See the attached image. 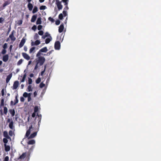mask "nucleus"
<instances>
[{"instance_id":"1","label":"nucleus","mask_w":161,"mask_h":161,"mask_svg":"<svg viewBox=\"0 0 161 161\" xmlns=\"http://www.w3.org/2000/svg\"><path fill=\"white\" fill-rule=\"evenodd\" d=\"M32 128V125H31L29 127V129L26 131L25 137L28 138V139L33 138L36 136L37 131L34 132L30 136L31 131V130Z\"/></svg>"},{"instance_id":"2","label":"nucleus","mask_w":161,"mask_h":161,"mask_svg":"<svg viewBox=\"0 0 161 161\" xmlns=\"http://www.w3.org/2000/svg\"><path fill=\"white\" fill-rule=\"evenodd\" d=\"M45 61V59L44 57H38L36 60V64L35 67L34 69H36L38 66H40L42 65L44 63Z\"/></svg>"},{"instance_id":"3","label":"nucleus","mask_w":161,"mask_h":161,"mask_svg":"<svg viewBox=\"0 0 161 161\" xmlns=\"http://www.w3.org/2000/svg\"><path fill=\"white\" fill-rule=\"evenodd\" d=\"M60 47V43L58 41L55 42L54 44V48L56 50H59Z\"/></svg>"},{"instance_id":"4","label":"nucleus","mask_w":161,"mask_h":161,"mask_svg":"<svg viewBox=\"0 0 161 161\" xmlns=\"http://www.w3.org/2000/svg\"><path fill=\"white\" fill-rule=\"evenodd\" d=\"M56 4L57 5L59 10L63 8V6L61 4V2L59 0H56Z\"/></svg>"},{"instance_id":"5","label":"nucleus","mask_w":161,"mask_h":161,"mask_svg":"<svg viewBox=\"0 0 161 161\" xmlns=\"http://www.w3.org/2000/svg\"><path fill=\"white\" fill-rule=\"evenodd\" d=\"M15 31L14 30H13L12 31L11 33L9 36V37L10 38L11 40L13 41H15L16 40V38L14 35V33H15Z\"/></svg>"},{"instance_id":"6","label":"nucleus","mask_w":161,"mask_h":161,"mask_svg":"<svg viewBox=\"0 0 161 161\" xmlns=\"http://www.w3.org/2000/svg\"><path fill=\"white\" fill-rule=\"evenodd\" d=\"M26 39L24 37H23L21 40L20 44H19V48L22 47L24 45Z\"/></svg>"},{"instance_id":"7","label":"nucleus","mask_w":161,"mask_h":161,"mask_svg":"<svg viewBox=\"0 0 161 161\" xmlns=\"http://www.w3.org/2000/svg\"><path fill=\"white\" fill-rule=\"evenodd\" d=\"M22 55L24 58L29 60L30 58V56L26 53H22Z\"/></svg>"},{"instance_id":"8","label":"nucleus","mask_w":161,"mask_h":161,"mask_svg":"<svg viewBox=\"0 0 161 161\" xmlns=\"http://www.w3.org/2000/svg\"><path fill=\"white\" fill-rule=\"evenodd\" d=\"M19 85V82L18 81H15L14 82L13 85V89H16L18 87Z\"/></svg>"},{"instance_id":"9","label":"nucleus","mask_w":161,"mask_h":161,"mask_svg":"<svg viewBox=\"0 0 161 161\" xmlns=\"http://www.w3.org/2000/svg\"><path fill=\"white\" fill-rule=\"evenodd\" d=\"M40 43V41L39 40H36L35 42H31V45L32 46L34 45H38Z\"/></svg>"},{"instance_id":"10","label":"nucleus","mask_w":161,"mask_h":161,"mask_svg":"<svg viewBox=\"0 0 161 161\" xmlns=\"http://www.w3.org/2000/svg\"><path fill=\"white\" fill-rule=\"evenodd\" d=\"M8 54H6L3 56V60L4 62H6L8 59Z\"/></svg>"},{"instance_id":"11","label":"nucleus","mask_w":161,"mask_h":161,"mask_svg":"<svg viewBox=\"0 0 161 161\" xmlns=\"http://www.w3.org/2000/svg\"><path fill=\"white\" fill-rule=\"evenodd\" d=\"M18 99L17 98V96H16L15 97V99L14 100V103H13V101H11L10 102V104L11 105H15L18 102Z\"/></svg>"},{"instance_id":"12","label":"nucleus","mask_w":161,"mask_h":161,"mask_svg":"<svg viewBox=\"0 0 161 161\" xmlns=\"http://www.w3.org/2000/svg\"><path fill=\"white\" fill-rule=\"evenodd\" d=\"M8 126L9 128L12 130H13L14 129V122L13 120H12L9 123Z\"/></svg>"},{"instance_id":"13","label":"nucleus","mask_w":161,"mask_h":161,"mask_svg":"<svg viewBox=\"0 0 161 161\" xmlns=\"http://www.w3.org/2000/svg\"><path fill=\"white\" fill-rule=\"evenodd\" d=\"M64 29V26L63 24H61L59 26L58 29V32L59 33L62 32Z\"/></svg>"},{"instance_id":"14","label":"nucleus","mask_w":161,"mask_h":161,"mask_svg":"<svg viewBox=\"0 0 161 161\" xmlns=\"http://www.w3.org/2000/svg\"><path fill=\"white\" fill-rule=\"evenodd\" d=\"M12 73H10L7 76L6 79V82L7 83H8L9 82L10 79L12 77Z\"/></svg>"},{"instance_id":"15","label":"nucleus","mask_w":161,"mask_h":161,"mask_svg":"<svg viewBox=\"0 0 161 161\" xmlns=\"http://www.w3.org/2000/svg\"><path fill=\"white\" fill-rule=\"evenodd\" d=\"M37 17V15H34L32 16L31 19V22H34L36 21Z\"/></svg>"},{"instance_id":"16","label":"nucleus","mask_w":161,"mask_h":161,"mask_svg":"<svg viewBox=\"0 0 161 161\" xmlns=\"http://www.w3.org/2000/svg\"><path fill=\"white\" fill-rule=\"evenodd\" d=\"M3 136L5 137V138H7L8 139H11L10 137L8 136V133L7 131H4L3 132Z\"/></svg>"},{"instance_id":"17","label":"nucleus","mask_w":161,"mask_h":161,"mask_svg":"<svg viewBox=\"0 0 161 161\" xmlns=\"http://www.w3.org/2000/svg\"><path fill=\"white\" fill-rule=\"evenodd\" d=\"M4 146L5 147V150L6 152H8L10 151V148L9 145H7L6 144H4Z\"/></svg>"},{"instance_id":"18","label":"nucleus","mask_w":161,"mask_h":161,"mask_svg":"<svg viewBox=\"0 0 161 161\" xmlns=\"http://www.w3.org/2000/svg\"><path fill=\"white\" fill-rule=\"evenodd\" d=\"M27 7L30 11H31L33 8V6L31 3H29L27 5Z\"/></svg>"},{"instance_id":"19","label":"nucleus","mask_w":161,"mask_h":161,"mask_svg":"<svg viewBox=\"0 0 161 161\" xmlns=\"http://www.w3.org/2000/svg\"><path fill=\"white\" fill-rule=\"evenodd\" d=\"M9 112L10 113L12 116H14L15 114V111L14 109H10L9 110Z\"/></svg>"},{"instance_id":"20","label":"nucleus","mask_w":161,"mask_h":161,"mask_svg":"<svg viewBox=\"0 0 161 161\" xmlns=\"http://www.w3.org/2000/svg\"><path fill=\"white\" fill-rule=\"evenodd\" d=\"M11 3L10 0H8L5 2L3 4V7H5L6 6L8 5Z\"/></svg>"},{"instance_id":"21","label":"nucleus","mask_w":161,"mask_h":161,"mask_svg":"<svg viewBox=\"0 0 161 161\" xmlns=\"http://www.w3.org/2000/svg\"><path fill=\"white\" fill-rule=\"evenodd\" d=\"M47 50H48L47 47H44L40 50V52L42 53H46Z\"/></svg>"},{"instance_id":"22","label":"nucleus","mask_w":161,"mask_h":161,"mask_svg":"<svg viewBox=\"0 0 161 161\" xmlns=\"http://www.w3.org/2000/svg\"><path fill=\"white\" fill-rule=\"evenodd\" d=\"M26 156V153H24L22 154L19 156V159H24L25 158Z\"/></svg>"},{"instance_id":"23","label":"nucleus","mask_w":161,"mask_h":161,"mask_svg":"<svg viewBox=\"0 0 161 161\" xmlns=\"http://www.w3.org/2000/svg\"><path fill=\"white\" fill-rule=\"evenodd\" d=\"M35 143V141L34 140H31L27 142L28 145H33Z\"/></svg>"},{"instance_id":"24","label":"nucleus","mask_w":161,"mask_h":161,"mask_svg":"<svg viewBox=\"0 0 161 161\" xmlns=\"http://www.w3.org/2000/svg\"><path fill=\"white\" fill-rule=\"evenodd\" d=\"M41 23V17L38 18L37 20L36 24L37 25L40 24Z\"/></svg>"},{"instance_id":"25","label":"nucleus","mask_w":161,"mask_h":161,"mask_svg":"<svg viewBox=\"0 0 161 161\" xmlns=\"http://www.w3.org/2000/svg\"><path fill=\"white\" fill-rule=\"evenodd\" d=\"M38 10V8L36 6H35L33 10L32 13L33 14H35L36 12Z\"/></svg>"},{"instance_id":"26","label":"nucleus","mask_w":161,"mask_h":161,"mask_svg":"<svg viewBox=\"0 0 161 161\" xmlns=\"http://www.w3.org/2000/svg\"><path fill=\"white\" fill-rule=\"evenodd\" d=\"M30 94H31V93H28L26 92H25L23 94V96L25 97H27Z\"/></svg>"},{"instance_id":"27","label":"nucleus","mask_w":161,"mask_h":161,"mask_svg":"<svg viewBox=\"0 0 161 161\" xmlns=\"http://www.w3.org/2000/svg\"><path fill=\"white\" fill-rule=\"evenodd\" d=\"M3 111H4V114L5 115H6L7 114L8 112V108L6 107H4L3 108Z\"/></svg>"},{"instance_id":"28","label":"nucleus","mask_w":161,"mask_h":161,"mask_svg":"<svg viewBox=\"0 0 161 161\" xmlns=\"http://www.w3.org/2000/svg\"><path fill=\"white\" fill-rule=\"evenodd\" d=\"M39 38V36L37 33H36L34 36V38L35 40H37Z\"/></svg>"},{"instance_id":"29","label":"nucleus","mask_w":161,"mask_h":161,"mask_svg":"<svg viewBox=\"0 0 161 161\" xmlns=\"http://www.w3.org/2000/svg\"><path fill=\"white\" fill-rule=\"evenodd\" d=\"M26 77V74H25L24 75L22 79L21 80V81H20L21 82H23L25 81Z\"/></svg>"},{"instance_id":"30","label":"nucleus","mask_w":161,"mask_h":161,"mask_svg":"<svg viewBox=\"0 0 161 161\" xmlns=\"http://www.w3.org/2000/svg\"><path fill=\"white\" fill-rule=\"evenodd\" d=\"M35 48L34 47H31L30 49L29 53H32L35 50Z\"/></svg>"},{"instance_id":"31","label":"nucleus","mask_w":161,"mask_h":161,"mask_svg":"<svg viewBox=\"0 0 161 161\" xmlns=\"http://www.w3.org/2000/svg\"><path fill=\"white\" fill-rule=\"evenodd\" d=\"M23 61V60L22 59H20L17 62V64L18 65H19L21 64Z\"/></svg>"},{"instance_id":"32","label":"nucleus","mask_w":161,"mask_h":161,"mask_svg":"<svg viewBox=\"0 0 161 161\" xmlns=\"http://www.w3.org/2000/svg\"><path fill=\"white\" fill-rule=\"evenodd\" d=\"M27 91L28 92H31L32 91V89L31 88V85H29L27 88Z\"/></svg>"},{"instance_id":"33","label":"nucleus","mask_w":161,"mask_h":161,"mask_svg":"<svg viewBox=\"0 0 161 161\" xmlns=\"http://www.w3.org/2000/svg\"><path fill=\"white\" fill-rule=\"evenodd\" d=\"M41 81V79L40 77H38L36 80V84H39Z\"/></svg>"},{"instance_id":"34","label":"nucleus","mask_w":161,"mask_h":161,"mask_svg":"<svg viewBox=\"0 0 161 161\" xmlns=\"http://www.w3.org/2000/svg\"><path fill=\"white\" fill-rule=\"evenodd\" d=\"M51 41V39L49 38H47L45 40V43L46 44H48L49 43V42Z\"/></svg>"},{"instance_id":"35","label":"nucleus","mask_w":161,"mask_h":161,"mask_svg":"<svg viewBox=\"0 0 161 161\" xmlns=\"http://www.w3.org/2000/svg\"><path fill=\"white\" fill-rule=\"evenodd\" d=\"M7 138H3V141L5 144H6L8 142V140Z\"/></svg>"},{"instance_id":"36","label":"nucleus","mask_w":161,"mask_h":161,"mask_svg":"<svg viewBox=\"0 0 161 161\" xmlns=\"http://www.w3.org/2000/svg\"><path fill=\"white\" fill-rule=\"evenodd\" d=\"M4 106V99L3 98H2L1 101V106Z\"/></svg>"},{"instance_id":"37","label":"nucleus","mask_w":161,"mask_h":161,"mask_svg":"<svg viewBox=\"0 0 161 161\" xmlns=\"http://www.w3.org/2000/svg\"><path fill=\"white\" fill-rule=\"evenodd\" d=\"M46 8V7L45 6L42 5L40 8V10H44Z\"/></svg>"},{"instance_id":"38","label":"nucleus","mask_w":161,"mask_h":161,"mask_svg":"<svg viewBox=\"0 0 161 161\" xmlns=\"http://www.w3.org/2000/svg\"><path fill=\"white\" fill-rule=\"evenodd\" d=\"M63 15L62 13L60 14L58 16V18L59 19L62 20L63 19Z\"/></svg>"},{"instance_id":"39","label":"nucleus","mask_w":161,"mask_h":161,"mask_svg":"<svg viewBox=\"0 0 161 161\" xmlns=\"http://www.w3.org/2000/svg\"><path fill=\"white\" fill-rule=\"evenodd\" d=\"M8 47V44L7 43H5L3 45V47L4 49H6Z\"/></svg>"},{"instance_id":"40","label":"nucleus","mask_w":161,"mask_h":161,"mask_svg":"<svg viewBox=\"0 0 161 161\" xmlns=\"http://www.w3.org/2000/svg\"><path fill=\"white\" fill-rule=\"evenodd\" d=\"M38 110V108L37 106H36L34 108V112L36 113L37 112Z\"/></svg>"},{"instance_id":"41","label":"nucleus","mask_w":161,"mask_h":161,"mask_svg":"<svg viewBox=\"0 0 161 161\" xmlns=\"http://www.w3.org/2000/svg\"><path fill=\"white\" fill-rule=\"evenodd\" d=\"M45 86V84L43 83L42 82H41L39 85L40 87L41 88H42Z\"/></svg>"},{"instance_id":"42","label":"nucleus","mask_w":161,"mask_h":161,"mask_svg":"<svg viewBox=\"0 0 161 161\" xmlns=\"http://www.w3.org/2000/svg\"><path fill=\"white\" fill-rule=\"evenodd\" d=\"M32 29L34 30V31H35L37 29L36 26V25H34L31 28Z\"/></svg>"},{"instance_id":"43","label":"nucleus","mask_w":161,"mask_h":161,"mask_svg":"<svg viewBox=\"0 0 161 161\" xmlns=\"http://www.w3.org/2000/svg\"><path fill=\"white\" fill-rule=\"evenodd\" d=\"M32 81V79L31 78H29L28 80V84L30 85L31 84Z\"/></svg>"},{"instance_id":"44","label":"nucleus","mask_w":161,"mask_h":161,"mask_svg":"<svg viewBox=\"0 0 161 161\" xmlns=\"http://www.w3.org/2000/svg\"><path fill=\"white\" fill-rule=\"evenodd\" d=\"M39 31H38V34L40 35H41V36L43 35V33H44L43 31H40V30H39Z\"/></svg>"},{"instance_id":"45","label":"nucleus","mask_w":161,"mask_h":161,"mask_svg":"<svg viewBox=\"0 0 161 161\" xmlns=\"http://www.w3.org/2000/svg\"><path fill=\"white\" fill-rule=\"evenodd\" d=\"M63 13L64 14V16L65 17L67 15V12L66 11L63 10Z\"/></svg>"},{"instance_id":"46","label":"nucleus","mask_w":161,"mask_h":161,"mask_svg":"<svg viewBox=\"0 0 161 161\" xmlns=\"http://www.w3.org/2000/svg\"><path fill=\"white\" fill-rule=\"evenodd\" d=\"M46 68V66H45V68H44V70L42 71L41 73V74H40L42 76L43 75L44 73L45 72Z\"/></svg>"},{"instance_id":"47","label":"nucleus","mask_w":161,"mask_h":161,"mask_svg":"<svg viewBox=\"0 0 161 161\" xmlns=\"http://www.w3.org/2000/svg\"><path fill=\"white\" fill-rule=\"evenodd\" d=\"M9 160V157L8 156H7L5 157L3 161H8Z\"/></svg>"},{"instance_id":"48","label":"nucleus","mask_w":161,"mask_h":161,"mask_svg":"<svg viewBox=\"0 0 161 161\" xmlns=\"http://www.w3.org/2000/svg\"><path fill=\"white\" fill-rule=\"evenodd\" d=\"M6 53V50L5 49H3V50H2V51L1 52V53L3 54H5Z\"/></svg>"},{"instance_id":"49","label":"nucleus","mask_w":161,"mask_h":161,"mask_svg":"<svg viewBox=\"0 0 161 161\" xmlns=\"http://www.w3.org/2000/svg\"><path fill=\"white\" fill-rule=\"evenodd\" d=\"M42 28V25H39L37 27V29L38 30H41Z\"/></svg>"},{"instance_id":"50","label":"nucleus","mask_w":161,"mask_h":161,"mask_svg":"<svg viewBox=\"0 0 161 161\" xmlns=\"http://www.w3.org/2000/svg\"><path fill=\"white\" fill-rule=\"evenodd\" d=\"M48 20L52 22H54V19L51 17L48 18Z\"/></svg>"},{"instance_id":"51","label":"nucleus","mask_w":161,"mask_h":161,"mask_svg":"<svg viewBox=\"0 0 161 161\" xmlns=\"http://www.w3.org/2000/svg\"><path fill=\"white\" fill-rule=\"evenodd\" d=\"M60 23V21L59 20H57L56 21L55 24L57 25H59Z\"/></svg>"},{"instance_id":"52","label":"nucleus","mask_w":161,"mask_h":161,"mask_svg":"<svg viewBox=\"0 0 161 161\" xmlns=\"http://www.w3.org/2000/svg\"><path fill=\"white\" fill-rule=\"evenodd\" d=\"M41 52H40V51L39 50V52H38L36 54V56L37 57H40L39 56H40L41 54Z\"/></svg>"},{"instance_id":"53","label":"nucleus","mask_w":161,"mask_h":161,"mask_svg":"<svg viewBox=\"0 0 161 161\" xmlns=\"http://www.w3.org/2000/svg\"><path fill=\"white\" fill-rule=\"evenodd\" d=\"M9 134L11 136H13V132L11 130H10L9 131Z\"/></svg>"},{"instance_id":"54","label":"nucleus","mask_w":161,"mask_h":161,"mask_svg":"<svg viewBox=\"0 0 161 161\" xmlns=\"http://www.w3.org/2000/svg\"><path fill=\"white\" fill-rule=\"evenodd\" d=\"M4 19L2 18V17H0V23H3V21H4Z\"/></svg>"},{"instance_id":"55","label":"nucleus","mask_w":161,"mask_h":161,"mask_svg":"<svg viewBox=\"0 0 161 161\" xmlns=\"http://www.w3.org/2000/svg\"><path fill=\"white\" fill-rule=\"evenodd\" d=\"M20 101L21 102H24V101H25L24 98L23 97H20Z\"/></svg>"},{"instance_id":"56","label":"nucleus","mask_w":161,"mask_h":161,"mask_svg":"<svg viewBox=\"0 0 161 161\" xmlns=\"http://www.w3.org/2000/svg\"><path fill=\"white\" fill-rule=\"evenodd\" d=\"M28 97V102L30 101L31 100V94H30Z\"/></svg>"},{"instance_id":"57","label":"nucleus","mask_w":161,"mask_h":161,"mask_svg":"<svg viewBox=\"0 0 161 161\" xmlns=\"http://www.w3.org/2000/svg\"><path fill=\"white\" fill-rule=\"evenodd\" d=\"M44 35L46 37H47L48 36H50V34L48 33V32H46L45 33Z\"/></svg>"},{"instance_id":"58","label":"nucleus","mask_w":161,"mask_h":161,"mask_svg":"<svg viewBox=\"0 0 161 161\" xmlns=\"http://www.w3.org/2000/svg\"><path fill=\"white\" fill-rule=\"evenodd\" d=\"M69 8L68 6H66L64 8V10L66 11L69 9Z\"/></svg>"},{"instance_id":"59","label":"nucleus","mask_w":161,"mask_h":161,"mask_svg":"<svg viewBox=\"0 0 161 161\" xmlns=\"http://www.w3.org/2000/svg\"><path fill=\"white\" fill-rule=\"evenodd\" d=\"M36 115V113L34 112L32 113V117L33 118H34L35 117Z\"/></svg>"},{"instance_id":"60","label":"nucleus","mask_w":161,"mask_h":161,"mask_svg":"<svg viewBox=\"0 0 161 161\" xmlns=\"http://www.w3.org/2000/svg\"><path fill=\"white\" fill-rule=\"evenodd\" d=\"M1 93L2 96H3L4 95V90L3 89L2 90Z\"/></svg>"},{"instance_id":"61","label":"nucleus","mask_w":161,"mask_h":161,"mask_svg":"<svg viewBox=\"0 0 161 161\" xmlns=\"http://www.w3.org/2000/svg\"><path fill=\"white\" fill-rule=\"evenodd\" d=\"M52 52V51H50L49 52H48L47 53V56L49 55Z\"/></svg>"},{"instance_id":"62","label":"nucleus","mask_w":161,"mask_h":161,"mask_svg":"<svg viewBox=\"0 0 161 161\" xmlns=\"http://www.w3.org/2000/svg\"><path fill=\"white\" fill-rule=\"evenodd\" d=\"M27 47L26 46H24V51L25 52H26L27 51Z\"/></svg>"},{"instance_id":"63","label":"nucleus","mask_w":161,"mask_h":161,"mask_svg":"<svg viewBox=\"0 0 161 161\" xmlns=\"http://www.w3.org/2000/svg\"><path fill=\"white\" fill-rule=\"evenodd\" d=\"M62 1L64 3L67 2H68L69 1L68 0H62Z\"/></svg>"},{"instance_id":"64","label":"nucleus","mask_w":161,"mask_h":161,"mask_svg":"<svg viewBox=\"0 0 161 161\" xmlns=\"http://www.w3.org/2000/svg\"><path fill=\"white\" fill-rule=\"evenodd\" d=\"M64 3V5L66 6H68V2H65V3Z\"/></svg>"}]
</instances>
